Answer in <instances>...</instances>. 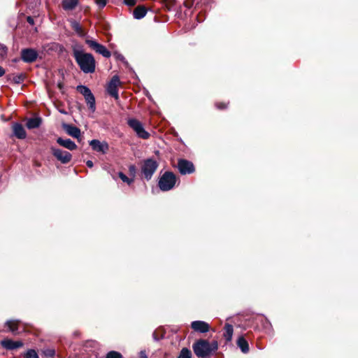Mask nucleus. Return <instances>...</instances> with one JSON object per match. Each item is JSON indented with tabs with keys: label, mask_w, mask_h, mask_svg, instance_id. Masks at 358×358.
<instances>
[{
	"label": "nucleus",
	"mask_w": 358,
	"mask_h": 358,
	"mask_svg": "<svg viewBox=\"0 0 358 358\" xmlns=\"http://www.w3.org/2000/svg\"><path fill=\"white\" fill-rule=\"evenodd\" d=\"M38 52L32 48H25L21 50V58L27 63H32L36 60Z\"/></svg>",
	"instance_id": "obj_10"
},
{
	"label": "nucleus",
	"mask_w": 358,
	"mask_h": 358,
	"mask_svg": "<svg viewBox=\"0 0 358 358\" xmlns=\"http://www.w3.org/2000/svg\"><path fill=\"white\" fill-rule=\"evenodd\" d=\"M25 78V76L24 73H20L17 75H15L13 78V81L16 84H20L22 83Z\"/></svg>",
	"instance_id": "obj_27"
},
{
	"label": "nucleus",
	"mask_w": 358,
	"mask_h": 358,
	"mask_svg": "<svg viewBox=\"0 0 358 358\" xmlns=\"http://www.w3.org/2000/svg\"><path fill=\"white\" fill-rule=\"evenodd\" d=\"M1 345L7 350H15L23 346L22 341H14L10 339H5L1 341Z\"/></svg>",
	"instance_id": "obj_14"
},
{
	"label": "nucleus",
	"mask_w": 358,
	"mask_h": 358,
	"mask_svg": "<svg viewBox=\"0 0 358 358\" xmlns=\"http://www.w3.org/2000/svg\"><path fill=\"white\" fill-rule=\"evenodd\" d=\"M215 106L218 109H224L227 107V105L224 103H217Z\"/></svg>",
	"instance_id": "obj_36"
},
{
	"label": "nucleus",
	"mask_w": 358,
	"mask_h": 358,
	"mask_svg": "<svg viewBox=\"0 0 358 358\" xmlns=\"http://www.w3.org/2000/svg\"><path fill=\"white\" fill-rule=\"evenodd\" d=\"M178 169L182 175L190 174L194 172V164L186 159H179Z\"/></svg>",
	"instance_id": "obj_9"
},
{
	"label": "nucleus",
	"mask_w": 358,
	"mask_h": 358,
	"mask_svg": "<svg viewBox=\"0 0 358 358\" xmlns=\"http://www.w3.org/2000/svg\"><path fill=\"white\" fill-rule=\"evenodd\" d=\"M42 122V119L40 117H31L27 120L26 127L29 129L38 128Z\"/></svg>",
	"instance_id": "obj_18"
},
{
	"label": "nucleus",
	"mask_w": 358,
	"mask_h": 358,
	"mask_svg": "<svg viewBox=\"0 0 358 358\" xmlns=\"http://www.w3.org/2000/svg\"><path fill=\"white\" fill-rule=\"evenodd\" d=\"M13 135L18 139H24L27 137V132L22 124L14 122L12 125Z\"/></svg>",
	"instance_id": "obj_13"
},
{
	"label": "nucleus",
	"mask_w": 358,
	"mask_h": 358,
	"mask_svg": "<svg viewBox=\"0 0 358 358\" xmlns=\"http://www.w3.org/2000/svg\"><path fill=\"white\" fill-rule=\"evenodd\" d=\"M233 333H234L233 326L228 323L225 324L224 327L223 336L227 342H230L231 341L232 336H233Z\"/></svg>",
	"instance_id": "obj_20"
},
{
	"label": "nucleus",
	"mask_w": 358,
	"mask_h": 358,
	"mask_svg": "<svg viewBox=\"0 0 358 358\" xmlns=\"http://www.w3.org/2000/svg\"><path fill=\"white\" fill-rule=\"evenodd\" d=\"M25 358H39L34 350H29L24 355Z\"/></svg>",
	"instance_id": "obj_29"
},
{
	"label": "nucleus",
	"mask_w": 358,
	"mask_h": 358,
	"mask_svg": "<svg viewBox=\"0 0 358 358\" xmlns=\"http://www.w3.org/2000/svg\"><path fill=\"white\" fill-rule=\"evenodd\" d=\"M19 324L20 321L15 320H8L6 322V326L8 327V331L14 334H18L20 332Z\"/></svg>",
	"instance_id": "obj_17"
},
{
	"label": "nucleus",
	"mask_w": 358,
	"mask_h": 358,
	"mask_svg": "<svg viewBox=\"0 0 358 358\" xmlns=\"http://www.w3.org/2000/svg\"><path fill=\"white\" fill-rule=\"evenodd\" d=\"M77 90L84 96V98L92 93L90 88L84 85H78L77 87Z\"/></svg>",
	"instance_id": "obj_25"
},
{
	"label": "nucleus",
	"mask_w": 358,
	"mask_h": 358,
	"mask_svg": "<svg viewBox=\"0 0 358 358\" xmlns=\"http://www.w3.org/2000/svg\"><path fill=\"white\" fill-rule=\"evenodd\" d=\"M57 143L59 145H61L69 150H74L77 148L76 144L73 141H71L70 138L64 139L62 138H58L57 139Z\"/></svg>",
	"instance_id": "obj_15"
},
{
	"label": "nucleus",
	"mask_w": 358,
	"mask_h": 358,
	"mask_svg": "<svg viewBox=\"0 0 358 358\" xmlns=\"http://www.w3.org/2000/svg\"><path fill=\"white\" fill-rule=\"evenodd\" d=\"M27 22L29 23L30 24H34V19L31 17L29 16L27 17Z\"/></svg>",
	"instance_id": "obj_40"
},
{
	"label": "nucleus",
	"mask_w": 358,
	"mask_h": 358,
	"mask_svg": "<svg viewBox=\"0 0 358 358\" xmlns=\"http://www.w3.org/2000/svg\"><path fill=\"white\" fill-rule=\"evenodd\" d=\"M85 101L89 106V109L92 112H94L96 110V102L95 97L92 93L90 94L87 96L85 97Z\"/></svg>",
	"instance_id": "obj_23"
},
{
	"label": "nucleus",
	"mask_w": 358,
	"mask_h": 358,
	"mask_svg": "<svg viewBox=\"0 0 358 358\" xmlns=\"http://www.w3.org/2000/svg\"><path fill=\"white\" fill-rule=\"evenodd\" d=\"M85 43L96 53L101 55L106 58H109L111 56L110 52L103 45L99 43L95 40L87 37L85 38Z\"/></svg>",
	"instance_id": "obj_6"
},
{
	"label": "nucleus",
	"mask_w": 358,
	"mask_h": 358,
	"mask_svg": "<svg viewBox=\"0 0 358 358\" xmlns=\"http://www.w3.org/2000/svg\"><path fill=\"white\" fill-rule=\"evenodd\" d=\"M8 52V48L3 45L0 44V57H5Z\"/></svg>",
	"instance_id": "obj_31"
},
{
	"label": "nucleus",
	"mask_w": 358,
	"mask_h": 358,
	"mask_svg": "<svg viewBox=\"0 0 358 358\" xmlns=\"http://www.w3.org/2000/svg\"><path fill=\"white\" fill-rule=\"evenodd\" d=\"M55 354V351L53 349H48L45 351V355L48 357H53Z\"/></svg>",
	"instance_id": "obj_34"
},
{
	"label": "nucleus",
	"mask_w": 358,
	"mask_h": 358,
	"mask_svg": "<svg viewBox=\"0 0 358 358\" xmlns=\"http://www.w3.org/2000/svg\"><path fill=\"white\" fill-rule=\"evenodd\" d=\"M146 9L143 6L136 7L133 13L134 17L136 19H141L146 15Z\"/></svg>",
	"instance_id": "obj_24"
},
{
	"label": "nucleus",
	"mask_w": 358,
	"mask_h": 358,
	"mask_svg": "<svg viewBox=\"0 0 358 358\" xmlns=\"http://www.w3.org/2000/svg\"><path fill=\"white\" fill-rule=\"evenodd\" d=\"M69 22H70L71 28L80 37L85 36V32L78 21L73 19H69Z\"/></svg>",
	"instance_id": "obj_16"
},
{
	"label": "nucleus",
	"mask_w": 358,
	"mask_h": 358,
	"mask_svg": "<svg viewBox=\"0 0 358 358\" xmlns=\"http://www.w3.org/2000/svg\"><path fill=\"white\" fill-rule=\"evenodd\" d=\"M218 349V343L213 341L211 343L207 340L200 339L193 344V350L195 355L199 358H206Z\"/></svg>",
	"instance_id": "obj_2"
},
{
	"label": "nucleus",
	"mask_w": 358,
	"mask_h": 358,
	"mask_svg": "<svg viewBox=\"0 0 358 358\" xmlns=\"http://www.w3.org/2000/svg\"><path fill=\"white\" fill-rule=\"evenodd\" d=\"M178 358H192L191 350L187 348H183L181 350Z\"/></svg>",
	"instance_id": "obj_26"
},
{
	"label": "nucleus",
	"mask_w": 358,
	"mask_h": 358,
	"mask_svg": "<svg viewBox=\"0 0 358 358\" xmlns=\"http://www.w3.org/2000/svg\"><path fill=\"white\" fill-rule=\"evenodd\" d=\"M116 57H117V59H118L121 61H124V59H125L124 56L120 54H117Z\"/></svg>",
	"instance_id": "obj_41"
},
{
	"label": "nucleus",
	"mask_w": 358,
	"mask_h": 358,
	"mask_svg": "<svg viewBox=\"0 0 358 358\" xmlns=\"http://www.w3.org/2000/svg\"><path fill=\"white\" fill-rule=\"evenodd\" d=\"M128 125L135 131L137 136L142 139H148L150 134L145 131L143 124L135 118H130L127 121Z\"/></svg>",
	"instance_id": "obj_5"
},
{
	"label": "nucleus",
	"mask_w": 358,
	"mask_h": 358,
	"mask_svg": "<svg viewBox=\"0 0 358 358\" xmlns=\"http://www.w3.org/2000/svg\"><path fill=\"white\" fill-rule=\"evenodd\" d=\"M107 0H96V3L101 8H103L106 5Z\"/></svg>",
	"instance_id": "obj_33"
},
{
	"label": "nucleus",
	"mask_w": 358,
	"mask_h": 358,
	"mask_svg": "<svg viewBox=\"0 0 358 358\" xmlns=\"http://www.w3.org/2000/svg\"><path fill=\"white\" fill-rule=\"evenodd\" d=\"M120 84V78L117 76H114L111 78L110 81L108 84L107 86V92L108 93L115 99H118V90L117 87Z\"/></svg>",
	"instance_id": "obj_8"
},
{
	"label": "nucleus",
	"mask_w": 358,
	"mask_h": 358,
	"mask_svg": "<svg viewBox=\"0 0 358 358\" xmlns=\"http://www.w3.org/2000/svg\"><path fill=\"white\" fill-rule=\"evenodd\" d=\"M122 355L116 351H110L107 355L106 358H122Z\"/></svg>",
	"instance_id": "obj_30"
},
{
	"label": "nucleus",
	"mask_w": 358,
	"mask_h": 358,
	"mask_svg": "<svg viewBox=\"0 0 358 358\" xmlns=\"http://www.w3.org/2000/svg\"><path fill=\"white\" fill-rule=\"evenodd\" d=\"M139 357L141 358H148L147 354H146V352L145 350H141L140 352H139Z\"/></svg>",
	"instance_id": "obj_37"
},
{
	"label": "nucleus",
	"mask_w": 358,
	"mask_h": 358,
	"mask_svg": "<svg viewBox=\"0 0 358 358\" xmlns=\"http://www.w3.org/2000/svg\"><path fill=\"white\" fill-rule=\"evenodd\" d=\"M86 165H87L89 168H92V167H93L94 164H93V162H92V161H91V160H87V161L86 162Z\"/></svg>",
	"instance_id": "obj_39"
},
{
	"label": "nucleus",
	"mask_w": 358,
	"mask_h": 358,
	"mask_svg": "<svg viewBox=\"0 0 358 358\" xmlns=\"http://www.w3.org/2000/svg\"><path fill=\"white\" fill-rule=\"evenodd\" d=\"M65 129L67 134L72 137L77 138L80 137V130L78 127L67 124L65 126Z\"/></svg>",
	"instance_id": "obj_22"
},
{
	"label": "nucleus",
	"mask_w": 358,
	"mask_h": 358,
	"mask_svg": "<svg viewBox=\"0 0 358 358\" xmlns=\"http://www.w3.org/2000/svg\"><path fill=\"white\" fill-rule=\"evenodd\" d=\"M158 163L152 158L146 159L143 162L141 173L146 180H150L158 168Z\"/></svg>",
	"instance_id": "obj_4"
},
{
	"label": "nucleus",
	"mask_w": 358,
	"mask_h": 358,
	"mask_svg": "<svg viewBox=\"0 0 358 358\" xmlns=\"http://www.w3.org/2000/svg\"><path fill=\"white\" fill-rule=\"evenodd\" d=\"M89 143L93 150L102 154L106 153L109 149L108 144L106 141L101 142L99 140L93 139Z\"/></svg>",
	"instance_id": "obj_11"
},
{
	"label": "nucleus",
	"mask_w": 358,
	"mask_h": 358,
	"mask_svg": "<svg viewBox=\"0 0 358 358\" xmlns=\"http://www.w3.org/2000/svg\"><path fill=\"white\" fill-rule=\"evenodd\" d=\"M118 176L123 182H127L128 185H131L134 182V178H129L122 172H120Z\"/></svg>",
	"instance_id": "obj_28"
},
{
	"label": "nucleus",
	"mask_w": 358,
	"mask_h": 358,
	"mask_svg": "<svg viewBox=\"0 0 358 358\" xmlns=\"http://www.w3.org/2000/svg\"><path fill=\"white\" fill-rule=\"evenodd\" d=\"M79 0H63L62 8L66 11L73 10L78 5Z\"/></svg>",
	"instance_id": "obj_19"
},
{
	"label": "nucleus",
	"mask_w": 358,
	"mask_h": 358,
	"mask_svg": "<svg viewBox=\"0 0 358 358\" xmlns=\"http://www.w3.org/2000/svg\"><path fill=\"white\" fill-rule=\"evenodd\" d=\"M124 3L129 6H132L136 4V0H124Z\"/></svg>",
	"instance_id": "obj_35"
},
{
	"label": "nucleus",
	"mask_w": 358,
	"mask_h": 358,
	"mask_svg": "<svg viewBox=\"0 0 358 358\" xmlns=\"http://www.w3.org/2000/svg\"><path fill=\"white\" fill-rule=\"evenodd\" d=\"M176 182V177L171 171H166L159 178L158 186L163 192H167L172 189Z\"/></svg>",
	"instance_id": "obj_3"
},
{
	"label": "nucleus",
	"mask_w": 358,
	"mask_h": 358,
	"mask_svg": "<svg viewBox=\"0 0 358 358\" xmlns=\"http://www.w3.org/2000/svg\"><path fill=\"white\" fill-rule=\"evenodd\" d=\"M73 55L83 73H92L95 71L96 61L92 54L85 52L82 49L73 48Z\"/></svg>",
	"instance_id": "obj_1"
},
{
	"label": "nucleus",
	"mask_w": 358,
	"mask_h": 358,
	"mask_svg": "<svg viewBox=\"0 0 358 358\" xmlns=\"http://www.w3.org/2000/svg\"><path fill=\"white\" fill-rule=\"evenodd\" d=\"M5 70L3 67L0 66V77L3 76L5 74Z\"/></svg>",
	"instance_id": "obj_42"
},
{
	"label": "nucleus",
	"mask_w": 358,
	"mask_h": 358,
	"mask_svg": "<svg viewBox=\"0 0 358 358\" xmlns=\"http://www.w3.org/2000/svg\"><path fill=\"white\" fill-rule=\"evenodd\" d=\"M129 172L130 176L133 177V178L135 177L136 173V167L135 165L131 164L129 166Z\"/></svg>",
	"instance_id": "obj_32"
},
{
	"label": "nucleus",
	"mask_w": 358,
	"mask_h": 358,
	"mask_svg": "<svg viewBox=\"0 0 358 358\" xmlns=\"http://www.w3.org/2000/svg\"><path fill=\"white\" fill-rule=\"evenodd\" d=\"M51 150L53 156L62 164H67L71 160L72 155L69 152L54 147L51 148Z\"/></svg>",
	"instance_id": "obj_7"
},
{
	"label": "nucleus",
	"mask_w": 358,
	"mask_h": 358,
	"mask_svg": "<svg viewBox=\"0 0 358 358\" xmlns=\"http://www.w3.org/2000/svg\"><path fill=\"white\" fill-rule=\"evenodd\" d=\"M152 338L155 341H159L160 338L158 337L157 334V332L156 331H154L153 334H152Z\"/></svg>",
	"instance_id": "obj_38"
},
{
	"label": "nucleus",
	"mask_w": 358,
	"mask_h": 358,
	"mask_svg": "<svg viewBox=\"0 0 358 358\" xmlns=\"http://www.w3.org/2000/svg\"><path fill=\"white\" fill-rule=\"evenodd\" d=\"M191 328L194 331L199 333H206L210 330L209 324L207 322L201 320L192 322L191 323Z\"/></svg>",
	"instance_id": "obj_12"
},
{
	"label": "nucleus",
	"mask_w": 358,
	"mask_h": 358,
	"mask_svg": "<svg viewBox=\"0 0 358 358\" xmlns=\"http://www.w3.org/2000/svg\"><path fill=\"white\" fill-rule=\"evenodd\" d=\"M237 345L243 353L249 352V345L243 336H240L237 340Z\"/></svg>",
	"instance_id": "obj_21"
}]
</instances>
